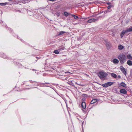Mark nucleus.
I'll return each instance as SVG.
<instances>
[{
	"label": "nucleus",
	"instance_id": "obj_16",
	"mask_svg": "<svg viewBox=\"0 0 132 132\" xmlns=\"http://www.w3.org/2000/svg\"><path fill=\"white\" fill-rule=\"evenodd\" d=\"M121 71L122 72V73L124 75H125L126 76L127 72H126V69H124V70H122Z\"/></svg>",
	"mask_w": 132,
	"mask_h": 132
},
{
	"label": "nucleus",
	"instance_id": "obj_14",
	"mask_svg": "<svg viewBox=\"0 0 132 132\" xmlns=\"http://www.w3.org/2000/svg\"><path fill=\"white\" fill-rule=\"evenodd\" d=\"M128 59L130 60H132V57L130 54H128L127 56Z\"/></svg>",
	"mask_w": 132,
	"mask_h": 132
},
{
	"label": "nucleus",
	"instance_id": "obj_19",
	"mask_svg": "<svg viewBox=\"0 0 132 132\" xmlns=\"http://www.w3.org/2000/svg\"><path fill=\"white\" fill-rule=\"evenodd\" d=\"M72 16L74 17V18L75 19H77L79 18L78 16H77L75 15H72Z\"/></svg>",
	"mask_w": 132,
	"mask_h": 132
},
{
	"label": "nucleus",
	"instance_id": "obj_23",
	"mask_svg": "<svg viewBox=\"0 0 132 132\" xmlns=\"http://www.w3.org/2000/svg\"><path fill=\"white\" fill-rule=\"evenodd\" d=\"M120 69L122 71V70L125 69L122 66H121L120 67Z\"/></svg>",
	"mask_w": 132,
	"mask_h": 132
},
{
	"label": "nucleus",
	"instance_id": "obj_4",
	"mask_svg": "<svg viewBox=\"0 0 132 132\" xmlns=\"http://www.w3.org/2000/svg\"><path fill=\"white\" fill-rule=\"evenodd\" d=\"M113 84V82H110L102 84V86L103 87H107L109 86L112 85Z\"/></svg>",
	"mask_w": 132,
	"mask_h": 132
},
{
	"label": "nucleus",
	"instance_id": "obj_13",
	"mask_svg": "<svg viewBox=\"0 0 132 132\" xmlns=\"http://www.w3.org/2000/svg\"><path fill=\"white\" fill-rule=\"evenodd\" d=\"M97 101V100L96 99L93 100L90 103L91 104H93Z\"/></svg>",
	"mask_w": 132,
	"mask_h": 132
},
{
	"label": "nucleus",
	"instance_id": "obj_2",
	"mask_svg": "<svg viewBox=\"0 0 132 132\" xmlns=\"http://www.w3.org/2000/svg\"><path fill=\"white\" fill-rule=\"evenodd\" d=\"M108 74L105 72L103 71L100 72L98 73V76L102 80H104Z\"/></svg>",
	"mask_w": 132,
	"mask_h": 132
},
{
	"label": "nucleus",
	"instance_id": "obj_17",
	"mask_svg": "<svg viewBox=\"0 0 132 132\" xmlns=\"http://www.w3.org/2000/svg\"><path fill=\"white\" fill-rule=\"evenodd\" d=\"M111 10H112L111 9H109V10L108 9L106 11H104V12L105 13H107L108 12L111 11Z\"/></svg>",
	"mask_w": 132,
	"mask_h": 132
},
{
	"label": "nucleus",
	"instance_id": "obj_8",
	"mask_svg": "<svg viewBox=\"0 0 132 132\" xmlns=\"http://www.w3.org/2000/svg\"><path fill=\"white\" fill-rule=\"evenodd\" d=\"M66 32L64 31H61L59 32L58 34V36H60Z\"/></svg>",
	"mask_w": 132,
	"mask_h": 132
},
{
	"label": "nucleus",
	"instance_id": "obj_27",
	"mask_svg": "<svg viewBox=\"0 0 132 132\" xmlns=\"http://www.w3.org/2000/svg\"><path fill=\"white\" fill-rule=\"evenodd\" d=\"M118 78H120L121 77L119 75L118 76Z\"/></svg>",
	"mask_w": 132,
	"mask_h": 132
},
{
	"label": "nucleus",
	"instance_id": "obj_31",
	"mask_svg": "<svg viewBox=\"0 0 132 132\" xmlns=\"http://www.w3.org/2000/svg\"><path fill=\"white\" fill-rule=\"evenodd\" d=\"M6 58V57H4V58Z\"/></svg>",
	"mask_w": 132,
	"mask_h": 132
},
{
	"label": "nucleus",
	"instance_id": "obj_15",
	"mask_svg": "<svg viewBox=\"0 0 132 132\" xmlns=\"http://www.w3.org/2000/svg\"><path fill=\"white\" fill-rule=\"evenodd\" d=\"M123 87H126V85L123 82H122L120 84Z\"/></svg>",
	"mask_w": 132,
	"mask_h": 132
},
{
	"label": "nucleus",
	"instance_id": "obj_26",
	"mask_svg": "<svg viewBox=\"0 0 132 132\" xmlns=\"http://www.w3.org/2000/svg\"><path fill=\"white\" fill-rule=\"evenodd\" d=\"M86 96V94H83V96Z\"/></svg>",
	"mask_w": 132,
	"mask_h": 132
},
{
	"label": "nucleus",
	"instance_id": "obj_3",
	"mask_svg": "<svg viewBox=\"0 0 132 132\" xmlns=\"http://www.w3.org/2000/svg\"><path fill=\"white\" fill-rule=\"evenodd\" d=\"M132 31V27L129 28H127L125 30H123L121 32L120 34V36L121 38H122L123 37V35L129 32Z\"/></svg>",
	"mask_w": 132,
	"mask_h": 132
},
{
	"label": "nucleus",
	"instance_id": "obj_10",
	"mask_svg": "<svg viewBox=\"0 0 132 132\" xmlns=\"http://www.w3.org/2000/svg\"><path fill=\"white\" fill-rule=\"evenodd\" d=\"M124 48V47L121 45H119L118 46V48L120 50H121L123 49Z\"/></svg>",
	"mask_w": 132,
	"mask_h": 132
},
{
	"label": "nucleus",
	"instance_id": "obj_30",
	"mask_svg": "<svg viewBox=\"0 0 132 132\" xmlns=\"http://www.w3.org/2000/svg\"><path fill=\"white\" fill-rule=\"evenodd\" d=\"M85 100V99L84 98H82V101H84V100Z\"/></svg>",
	"mask_w": 132,
	"mask_h": 132
},
{
	"label": "nucleus",
	"instance_id": "obj_6",
	"mask_svg": "<svg viewBox=\"0 0 132 132\" xmlns=\"http://www.w3.org/2000/svg\"><path fill=\"white\" fill-rule=\"evenodd\" d=\"M120 92L121 93L125 94H126L127 92V91L124 89H121L120 90Z\"/></svg>",
	"mask_w": 132,
	"mask_h": 132
},
{
	"label": "nucleus",
	"instance_id": "obj_18",
	"mask_svg": "<svg viewBox=\"0 0 132 132\" xmlns=\"http://www.w3.org/2000/svg\"><path fill=\"white\" fill-rule=\"evenodd\" d=\"M7 4V2H5L3 3H0V5L1 6H4Z\"/></svg>",
	"mask_w": 132,
	"mask_h": 132
},
{
	"label": "nucleus",
	"instance_id": "obj_12",
	"mask_svg": "<svg viewBox=\"0 0 132 132\" xmlns=\"http://www.w3.org/2000/svg\"><path fill=\"white\" fill-rule=\"evenodd\" d=\"M111 76L114 78H116L117 77V75L116 74L114 73H111Z\"/></svg>",
	"mask_w": 132,
	"mask_h": 132
},
{
	"label": "nucleus",
	"instance_id": "obj_22",
	"mask_svg": "<svg viewBox=\"0 0 132 132\" xmlns=\"http://www.w3.org/2000/svg\"><path fill=\"white\" fill-rule=\"evenodd\" d=\"M64 15L66 16H67L68 15V13L66 12H64Z\"/></svg>",
	"mask_w": 132,
	"mask_h": 132
},
{
	"label": "nucleus",
	"instance_id": "obj_5",
	"mask_svg": "<svg viewBox=\"0 0 132 132\" xmlns=\"http://www.w3.org/2000/svg\"><path fill=\"white\" fill-rule=\"evenodd\" d=\"M98 19H90L88 21V22L89 23H91L93 22H95L96 21H97Z\"/></svg>",
	"mask_w": 132,
	"mask_h": 132
},
{
	"label": "nucleus",
	"instance_id": "obj_11",
	"mask_svg": "<svg viewBox=\"0 0 132 132\" xmlns=\"http://www.w3.org/2000/svg\"><path fill=\"white\" fill-rule=\"evenodd\" d=\"M119 62V60L117 59H114L113 60V62L114 63H118Z\"/></svg>",
	"mask_w": 132,
	"mask_h": 132
},
{
	"label": "nucleus",
	"instance_id": "obj_1",
	"mask_svg": "<svg viewBox=\"0 0 132 132\" xmlns=\"http://www.w3.org/2000/svg\"><path fill=\"white\" fill-rule=\"evenodd\" d=\"M118 58L121 64H123L124 63L127 59L126 56L122 54H120L119 55Z\"/></svg>",
	"mask_w": 132,
	"mask_h": 132
},
{
	"label": "nucleus",
	"instance_id": "obj_9",
	"mask_svg": "<svg viewBox=\"0 0 132 132\" xmlns=\"http://www.w3.org/2000/svg\"><path fill=\"white\" fill-rule=\"evenodd\" d=\"M127 64L129 66H131L132 65V62L130 60H129L127 61Z\"/></svg>",
	"mask_w": 132,
	"mask_h": 132
},
{
	"label": "nucleus",
	"instance_id": "obj_29",
	"mask_svg": "<svg viewBox=\"0 0 132 132\" xmlns=\"http://www.w3.org/2000/svg\"><path fill=\"white\" fill-rule=\"evenodd\" d=\"M83 5H79V6H82Z\"/></svg>",
	"mask_w": 132,
	"mask_h": 132
},
{
	"label": "nucleus",
	"instance_id": "obj_21",
	"mask_svg": "<svg viewBox=\"0 0 132 132\" xmlns=\"http://www.w3.org/2000/svg\"><path fill=\"white\" fill-rule=\"evenodd\" d=\"M54 53L56 54H58L59 53V51L57 50H54Z\"/></svg>",
	"mask_w": 132,
	"mask_h": 132
},
{
	"label": "nucleus",
	"instance_id": "obj_7",
	"mask_svg": "<svg viewBox=\"0 0 132 132\" xmlns=\"http://www.w3.org/2000/svg\"><path fill=\"white\" fill-rule=\"evenodd\" d=\"M81 105L82 108L84 109H85L86 107V103L84 102H82V103Z\"/></svg>",
	"mask_w": 132,
	"mask_h": 132
},
{
	"label": "nucleus",
	"instance_id": "obj_24",
	"mask_svg": "<svg viewBox=\"0 0 132 132\" xmlns=\"http://www.w3.org/2000/svg\"><path fill=\"white\" fill-rule=\"evenodd\" d=\"M112 6L111 5H110L109 6H108L107 8L109 10L110 9V8L112 7Z\"/></svg>",
	"mask_w": 132,
	"mask_h": 132
},
{
	"label": "nucleus",
	"instance_id": "obj_20",
	"mask_svg": "<svg viewBox=\"0 0 132 132\" xmlns=\"http://www.w3.org/2000/svg\"><path fill=\"white\" fill-rule=\"evenodd\" d=\"M64 47H59V49L60 50H64Z\"/></svg>",
	"mask_w": 132,
	"mask_h": 132
},
{
	"label": "nucleus",
	"instance_id": "obj_28",
	"mask_svg": "<svg viewBox=\"0 0 132 132\" xmlns=\"http://www.w3.org/2000/svg\"><path fill=\"white\" fill-rule=\"evenodd\" d=\"M50 1H55V0H49Z\"/></svg>",
	"mask_w": 132,
	"mask_h": 132
},
{
	"label": "nucleus",
	"instance_id": "obj_25",
	"mask_svg": "<svg viewBox=\"0 0 132 132\" xmlns=\"http://www.w3.org/2000/svg\"><path fill=\"white\" fill-rule=\"evenodd\" d=\"M107 4L108 5H110L111 4V3L110 2H108L107 3Z\"/></svg>",
	"mask_w": 132,
	"mask_h": 132
}]
</instances>
